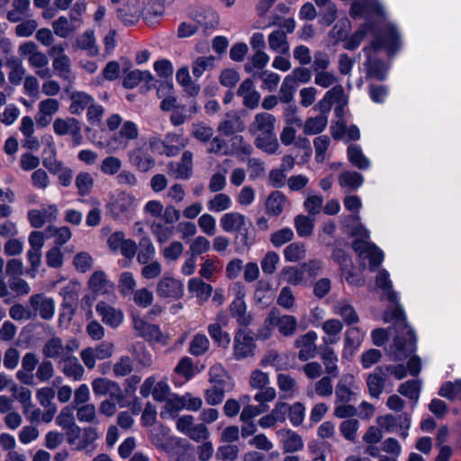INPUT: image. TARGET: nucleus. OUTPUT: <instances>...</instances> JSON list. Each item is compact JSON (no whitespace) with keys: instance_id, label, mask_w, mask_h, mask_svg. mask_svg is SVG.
I'll use <instances>...</instances> for the list:
<instances>
[{"instance_id":"58836bf2","label":"nucleus","mask_w":461,"mask_h":461,"mask_svg":"<svg viewBox=\"0 0 461 461\" xmlns=\"http://www.w3.org/2000/svg\"><path fill=\"white\" fill-rule=\"evenodd\" d=\"M279 278L289 285H299L305 281L304 269L303 266H286L280 273Z\"/></svg>"},{"instance_id":"de8ad7c7","label":"nucleus","mask_w":461,"mask_h":461,"mask_svg":"<svg viewBox=\"0 0 461 461\" xmlns=\"http://www.w3.org/2000/svg\"><path fill=\"white\" fill-rule=\"evenodd\" d=\"M63 374L74 380L80 381L83 379L85 375V367L81 365L77 357L63 358Z\"/></svg>"},{"instance_id":"dca6fc26","label":"nucleus","mask_w":461,"mask_h":461,"mask_svg":"<svg viewBox=\"0 0 461 461\" xmlns=\"http://www.w3.org/2000/svg\"><path fill=\"white\" fill-rule=\"evenodd\" d=\"M95 311L101 317L102 321L112 329L120 327L124 321L123 312L106 302H98L95 306Z\"/></svg>"},{"instance_id":"2f4dec72","label":"nucleus","mask_w":461,"mask_h":461,"mask_svg":"<svg viewBox=\"0 0 461 461\" xmlns=\"http://www.w3.org/2000/svg\"><path fill=\"white\" fill-rule=\"evenodd\" d=\"M384 368L378 366L366 377V386L372 398L378 399L384 388L386 375L384 373Z\"/></svg>"},{"instance_id":"052dcab7","label":"nucleus","mask_w":461,"mask_h":461,"mask_svg":"<svg viewBox=\"0 0 461 461\" xmlns=\"http://www.w3.org/2000/svg\"><path fill=\"white\" fill-rule=\"evenodd\" d=\"M52 67L57 75L63 80L72 82L75 79V75L71 70V60L69 57H63V59L52 60Z\"/></svg>"},{"instance_id":"4468645a","label":"nucleus","mask_w":461,"mask_h":461,"mask_svg":"<svg viewBox=\"0 0 461 461\" xmlns=\"http://www.w3.org/2000/svg\"><path fill=\"white\" fill-rule=\"evenodd\" d=\"M59 209L56 204L42 206L41 209H32L28 212V221L35 228H41L46 223L55 222L58 219Z\"/></svg>"},{"instance_id":"c9c22d12","label":"nucleus","mask_w":461,"mask_h":461,"mask_svg":"<svg viewBox=\"0 0 461 461\" xmlns=\"http://www.w3.org/2000/svg\"><path fill=\"white\" fill-rule=\"evenodd\" d=\"M285 452H296L303 447L302 438L291 429H280L276 432Z\"/></svg>"},{"instance_id":"a878e982","label":"nucleus","mask_w":461,"mask_h":461,"mask_svg":"<svg viewBox=\"0 0 461 461\" xmlns=\"http://www.w3.org/2000/svg\"><path fill=\"white\" fill-rule=\"evenodd\" d=\"M59 109V102L57 99L48 98L39 104V111L35 116L36 122L41 127L49 125L53 115Z\"/></svg>"},{"instance_id":"7c9ffc66","label":"nucleus","mask_w":461,"mask_h":461,"mask_svg":"<svg viewBox=\"0 0 461 461\" xmlns=\"http://www.w3.org/2000/svg\"><path fill=\"white\" fill-rule=\"evenodd\" d=\"M288 204L287 197L280 191L271 192L266 200V212L268 215L279 216Z\"/></svg>"},{"instance_id":"423d86ee","label":"nucleus","mask_w":461,"mask_h":461,"mask_svg":"<svg viewBox=\"0 0 461 461\" xmlns=\"http://www.w3.org/2000/svg\"><path fill=\"white\" fill-rule=\"evenodd\" d=\"M100 437L101 433L96 428L86 427L80 429L78 426H75L68 434V443L78 451L87 450L90 447L94 449V444Z\"/></svg>"},{"instance_id":"c85d7f7f","label":"nucleus","mask_w":461,"mask_h":461,"mask_svg":"<svg viewBox=\"0 0 461 461\" xmlns=\"http://www.w3.org/2000/svg\"><path fill=\"white\" fill-rule=\"evenodd\" d=\"M237 95L242 98V103L246 107L255 109L258 106L261 95L255 89L251 79H246L240 85Z\"/></svg>"},{"instance_id":"cd10ccee","label":"nucleus","mask_w":461,"mask_h":461,"mask_svg":"<svg viewBox=\"0 0 461 461\" xmlns=\"http://www.w3.org/2000/svg\"><path fill=\"white\" fill-rule=\"evenodd\" d=\"M364 339V332L358 327H352L346 330L344 339V348L342 357L349 358L360 347Z\"/></svg>"},{"instance_id":"0eeeda50","label":"nucleus","mask_w":461,"mask_h":461,"mask_svg":"<svg viewBox=\"0 0 461 461\" xmlns=\"http://www.w3.org/2000/svg\"><path fill=\"white\" fill-rule=\"evenodd\" d=\"M256 343L251 331L239 329L234 335L232 355L236 360H242L255 354Z\"/></svg>"},{"instance_id":"b1692460","label":"nucleus","mask_w":461,"mask_h":461,"mask_svg":"<svg viewBox=\"0 0 461 461\" xmlns=\"http://www.w3.org/2000/svg\"><path fill=\"white\" fill-rule=\"evenodd\" d=\"M2 391L8 393L13 399L18 400L25 407L32 404V393L28 388L18 386L12 380L2 376Z\"/></svg>"},{"instance_id":"f03ea898","label":"nucleus","mask_w":461,"mask_h":461,"mask_svg":"<svg viewBox=\"0 0 461 461\" xmlns=\"http://www.w3.org/2000/svg\"><path fill=\"white\" fill-rule=\"evenodd\" d=\"M399 35L396 28L390 26L386 32L378 39L375 40L369 47L364 49V52L367 56L365 66L367 69V75L378 80H384L387 77L388 67L382 61L373 59L372 53L381 48H385L389 51H393L397 46Z\"/></svg>"},{"instance_id":"6ab92c4d","label":"nucleus","mask_w":461,"mask_h":461,"mask_svg":"<svg viewBox=\"0 0 461 461\" xmlns=\"http://www.w3.org/2000/svg\"><path fill=\"white\" fill-rule=\"evenodd\" d=\"M139 130L137 125L131 121L125 122L118 133L114 134L109 142L113 150L123 149L128 146L130 140L137 139Z\"/></svg>"},{"instance_id":"ddd939ff","label":"nucleus","mask_w":461,"mask_h":461,"mask_svg":"<svg viewBox=\"0 0 461 461\" xmlns=\"http://www.w3.org/2000/svg\"><path fill=\"white\" fill-rule=\"evenodd\" d=\"M359 391L356 383L355 376L351 374H345L338 382L335 389V397L337 403H348Z\"/></svg>"},{"instance_id":"4be33fe9","label":"nucleus","mask_w":461,"mask_h":461,"mask_svg":"<svg viewBox=\"0 0 461 461\" xmlns=\"http://www.w3.org/2000/svg\"><path fill=\"white\" fill-rule=\"evenodd\" d=\"M30 303L32 309L43 320H51L56 312L55 301L51 297L43 294H33L30 298Z\"/></svg>"},{"instance_id":"4c0bfd02","label":"nucleus","mask_w":461,"mask_h":461,"mask_svg":"<svg viewBox=\"0 0 461 461\" xmlns=\"http://www.w3.org/2000/svg\"><path fill=\"white\" fill-rule=\"evenodd\" d=\"M71 104L69 105V112L72 114H81L86 108L94 103V98L86 92L74 91L69 95Z\"/></svg>"},{"instance_id":"412c9836","label":"nucleus","mask_w":461,"mask_h":461,"mask_svg":"<svg viewBox=\"0 0 461 461\" xmlns=\"http://www.w3.org/2000/svg\"><path fill=\"white\" fill-rule=\"evenodd\" d=\"M157 294L160 297L178 299L183 296L184 285L174 277L165 276L158 283Z\"/></svg>"},{"instance_id":"603ef678","label":"nucleus","mask_w":461,"mask_h":461,"mask_svg":"<svg viewBox=\"0 0 461 461\" xmlns=\"http://www.w3.org/2000/svg\"><path fill=\"white\" fill-rule=\"evenodd\" d=\"M167 224L154 221L149 226L152 235L160 245L167 243L174 235V227Z\"/></svg>"},{"instance_id":"69168bd1","label":"nucleus","mask_w":461,"mask_h":461,"mask_svg":"<svg viewBox=\"0 0 461 461\" xmlns=\"http://www.w3.org/2000/svg\"><path fill=\"white\" fill-rule=\"evenodd\" d=\"M45 234L46 238H54L55 243L59 246L66 244L72 236L70 229L67 226H49L45 229Z\"/></svg>"},{"instance_id":"bb28decb","label":"nucleus","mask_w":461,"mask_h":461,"mask_svg":"<svg viewBox=\"0 0 461 461\" xmlns=\"http://www.w3.org/2000/svg\"><path fill=\"white\" fill-rule=\"evenodd\" d=\"M20 53L26 56L29 64L35 69L49 65L47 55L40 50L34 42L29 41L20 46Z\"/></svg>"},{"instance_id":"f3484780","label":"nucleus","mask_w":461,"mask_h":461,"mask_svg":"<svg viewBox=\"0 0 461 461\" xmlns=\"http://www.w3.org/2000/svg\"><path fill=\"white\" fill-rule=\"evenodd\" d=\"M317 333L310 330L307 333L299 336L294 341V347L299 349L298 358L301 361H307L317 355Z\"/></svg>"},{"instance_id":"f704fd0d","label":"nucleus","mask_w":461,"mask_h":461,"mask_svg":"<svg viewBox=\"0 0 461 461\" xmlns=\"http://www.w3.org/2000/svg\"><path fill=\"white\" fill-rule=\"evenodd\" d=\"M244 128L241 119L236 113H229L225 119L218 124L217 131L224 136H230L241 132Z\"/></svg>"},{"instance_id":"f257e3e1","label":"nucleus","mask_w":461,"mask_h":461,"mask_svg":"<svg viewBox=\"0 0 461 461\" xmlns=\"http://www.w3.org/2000/svg\"><path fill=\"white\" fill-rule=\"evenodd\" d=\"M375 284L383 291V296L389 302L395 303L392 311L384 313L386 322L394 321L396 336L389 349L390 357L394 361L406 358L416 349V336L406 321L403 308L398 304L397 294L393 290V284L389 273L383 269L376 276Z\"/></svg>"},{"instance_id":"a18cd8bd","label":"nucleus","mask_w":461,"mask_h":461,"mask_svg":"<svg viewBox=\"0 0 461 461\" xmlns=\"http://www.w3.org/2000/svg\"><path fill=\"white\" fill-rule=\"evenodd\" d=\"M77 47L80 50H86L87 55L95 57L99 53L98 46L93 30H86L77 38Z\"/></svg>"},{"instance_id":"8fccbe9b","label":"nucleus","mask_w":461,"mask_h":461,"mask_svg":"<svg viewBox=\"0 0 461 461\" xmlns=\"http://www.w3.org/2000/svg\"><path fill=\"white\" fill-rule=\"evenodd\" d=\"M173 84L169 82L161 83L158 88V96L161 98L160 108L163 111H170L176 106V99L173 95Z\"/></svg>"},{"instance_id":"c03bdc74","label":"nucleus","mask_w":461,"mask_h":461,"mask_svg":"<svg viewBox=\"0 0 461 461\" xmlns=\"http://www.w3.org/2000/svg\"><path fill=\"white\" fill-rule=\"evenodd\" d=\"M268 45L271 50L278 54H288L289 43L286 33L283 30H276L268 36Z\"/></svg>"},{"instance_id":"774afa93","label":"nucleus","mask_w":461,"mask_h":461,"mask_svg":"<svg viewBox=\"0 0 461 461\" xmlns=\"http://www.w3.org/2000/svg\"><path fill=\"white\" fill-rule=\"evenodd\" d=\"M136 285L137 282L131 272L125 271L119 276L118 290L122 296L131 295L135 291Z\"/></svg>"},{"instance_id":"7ed1b4c3","label":"nucleus","mask_w":461,"mask_h":461,"mask_svg":"<svg viewBox=\"0 0 461 461\" xmlns=\"http://www.w3.org/2000/svg\"><path fill=\"white\" fill-rule=\"evenodd\" d=\"M352 234L357 239L353 242L352 248L361 258H368L370 269L374 270L378 267L383 259V252L373 243L368 241L370 237L369 230L362 225L357 226Z\"/></svg>"},{"instance_id":"9d476101","label":"nucleus","mask_w":461,"mask_h":461,"mask_svg":"<svg viewBox=\"0 0 461 461\" xmlns=\"http://www.w3.org/2000/svg\"><path fill=\"white\" fill-rule=\"evenodd\" d=\"M244 297V291L239 289L236 297L229 306V311L230 316L236 321L239 326L249 327L253 322V315L248 311Z\"/></svg>"},{"instance_id":"473e14b6","label":"nucleus","mask_w":461,"mask_h":461,"mask_svg":"<svg viewBox=\"0 0 461 461\" xmlns=\"http://www.w3.org/2000/svg\"><path fill=\"white\" fill-rule=\"evenodd\" d=\"M130 163L141 172H148L155 166V159L142 148H136L129 152Z\"/></svg>"},{"instance_id":"79ce46f5","label":"nucleus","mask_w":461,"mask_h":461,"mask_svg":"<svg viewBox=\"0 0 461 461\" xmlns=\"http://www.w3.org/2000/svg\"><path fill=\"white\" fill-rule=\"evenodd\" d=\"M321 359L325 366V372L331 377L339 375V357L331 347H323L321 352Z\"/></svg>"},{"instance_id":"49530a36","label":"nucleus","mask_w":461,"mask_h":461,"mask_svg":"<svg viewBox=\"0 0 461 461\" xmlns=\"http://www.w3.org/2000/svg\"><path fill=\"white\" fill-rule=\"evenodd\" d=\"M261 366H270L276 370H287L291 367L286 354H280L275 350L268 351L260 361Z\"/></svg>"},{"instance_id":"338daca9","label":"nucleus","mask_w":461,"mask_h":461,"mask_svg":"<svg viewBox=\"0 0 461 461\" xmlns=\"http://www.w3.org/2000/svg\"><path fill=\"white\" fill-rule=\"evenodd\" d=\"M348 157L349 161L359 169H368L370 167V160L363 154L360 147L357 145L348 147Z\"/></svg>"},{"instance_id":"3c124183","label":"nucleus","mask_w":461,"mask_h":461,"mask_svg":"<svg viewBox=\"0 0 461 461\" xmlns=\"http://www.w3.org/2000/svg\"><path fill=\"white\" fill-rule=\"evenodd\" d=\"M332 377L330 375H326L316 381L312 384V388H308L307 394L310 397H312L313 394H316L320 397L326 398L330 397L333 393V384H332Z\"/></svg>"},{"instance_id":"72a5a7b5","label":"nucleus","mask_w":461,"mask_h":461,"mask_svg":"<svg viewBox=\"0 0 461 461\" xmlns=\"http://www.w3.org/2000/svg\"><path fill=\"white\" fill-rule=\"evenodd\" d=\"M220 225L226 232L242 231L246 227V217L237 212H226L221 217Z\"/></svg>"},{"instance_id":"393cba45","label":"nucleus","mask_w":461,"mask_h":461,"mask_svg":"<svg viewBox=\"0 0 461 461\" xmlns=\"http://www.w3.org/2000/svg\"><path fill=\"white\" fill-rule=\"evenodd\" d=\"M88 286L95 294L113 295L114 297V285L106 277L104 271L98 270L94 272L88 280Z\"/></svg>"},{"instance_id":"680f3d73","label":"nucleus","mask_w":461,"mask_h":461,"mask_svg":"<svg viewBox=\"0 0 461 461\" xmlns=\"http://www.w3.org/2000/svg\"><path fill=\"white\" fill-rule=\"evenodd\" d=\"M56 152V148L53 144H50L48 149H44L42 164L51 174H57L64 166L61 161L58 160Z\"/></svg>"},{"instance_id":"5701e85b","label":"nucleus","mask_w":461,"mask_h":461,"mask_svg":"<svg viewBox=\"0 0 461 461\" xmlns=\"http://www.w3.org/2000/svg\"><path fill=\"white\" fill-rule=\"evenodd\" d=\"M209 381L212 386H217L224 391L230 392L235 386L233 378L222 367L221 365H214L209 370Z\"/></svg>"},{"instance_id":"ea45409f","label":"nucleus","mask_w":461,"mask_h":461,"mask_svg":"<svg viewBox=\"0 0 461 461\" xmlns=\"http://www.w3.org/2000/svg\"><path fill=\"white\" fill-rule=\"evenodd\" d=\"M167 157L176 156L181 149L185 148L189 140L177 133H167L164 139Z\"/></svg>"},{"instance_id":"5fc2aeb1","label":"nucleus","mask_w":461,"mask_h":461,"mask_svg":"<svg viewBox=\"0 0 461 461\" xmlns=\"http://www.w3.org/2000/svg\"><path fill=\"white\" fill-rule=\"evenodd\" d=\"M364 183V177L357 172L344 171L339 176V184L342 188H346L348 192L354 191Z\"/></svg>"},{"instance_id":"2eb2a0df","label":"nucleus","mask_w":461,"mask_h":461,"mask_svg":"<svg viewBox=\"0 0 461 461\" xmlns=\"http://www.w3.org/2000/svg\"><path fill=\"white\" fill-rule=\"evenodd\" d=\"M266 322L271 327H276L278 331L285 336H292L297 328V320L292 315H280L277 310L269 312Z\"/></svg>"},{"instance_id":"09e8293b","label":"nucleus","mask_w":461,"mask_h":461,"mask_svg":"<svg viewBox=\"0 0 461 461\" xmlns=\"http://www.w3.org/2000/svg\"><path fill=\"white\" fill-rule=\"evenodd\" d=\"M325 95L332 104L334 103L338 104L335 112L338 116L340 115L343 113V108L348 104V97L345 94L343 86L341 85H335L325 93Z\"/></svg>"},{"instance_id":"1a4fd4ad","label":"nucleus","mask_w":461,"mask_h":461,"mask_svg":"<svg viewBox=\"0 0 461 461\" xmlns=\"http://www.w3.org/2000/svg\"><path fill=\"white\" fill-rule=\"evenodd\" d=\"M91 385L95 396L108 394L110 398L118 402L121 408L125 407L124 394L118 383L106 377H96L92 381Z\"/></svg>"},{"instance_id":"a211bd4d","label":"nucleus","mask_w":461,"mask_h":461,"mask_svg":"<svg viewBox=\"0 0 461 461\" xmlns=\"http://www.w3.org/2000/svg\"><path fill=\"white\" fill-rule=\"evenodd\" d=\"M384 7L379 0H357L352 3L350 15L353 18L367 15L384 16Z\"/></svg>"},{"instance_id":"e433bc0d","label":"nucleus","mask_w":461,"mask_h":461,"mask_svg":"<svg viewBox=\"0 0 461 461\" xmlns=\"http://www.w3.org/2000/svg\"><path fill=\"white\" fill-rule=\"evenodd\" d=\"M255 137V146L264 151L265 153H267L269 155H274L277 153L279 149V142L276 137V134L275 131L260 134Z\"/></svg>"},{"instance_id":"f8f14e48","label":"nucleus","mask_w":461,"mask_h":461,"mask_svg":"<svg viewBox=\"0 0 461 461\" xmlns=\"http://www.w3.org/2000/svg\"><path fill=\"white\" fill-rule=\"evenodd\" d=\"M53 131L59 136L70 135L76 145L81 144V123L74 117L57 118L53 122Z\"/></svg>"},{"instance_id":"6e6552de","label":"nucleus","mask_w":461,"mask_h":461,"mask_svg":"<svg viewBox=\"0 0 461 461\" xmlns=\"http://www.w3.org/2000/svg\"><path fill=\"white\" fill-rule=\"evenodd\" d=\"M133 329L137 332V335L145 339L146 340L158 343L161 345H167L169 339L167 334H164L158 326L147 322L140 317H132Z\"/></svg>"},{"instance_id":"aec40b11","label":"nucleus","mask_w":461,"mask_h":461,"mask_svg":"<svg viewBox=\"0 0 461 461\" xmlns=\"http://www.w3.org/2000/svg\"><path fill=\"white\" fill-rule=\"evenodd\" d=\"M276 123V119L273 114L267 112L258 113L250 122L249 132L252 136L269 133L275 131Z\"/></svg>"},{"instance_id":"39448f33","label":"nucleus","mask_w":461,"mask_h":461,"mask_svg":"<svg viewBox=\"0 0 461 461\" xmlns=\"http://www.w3.org/2000/svg\"><path fill=\"white\" fill-rule=\"evenodd\" d=\"M115 350L114 344L109 341H103L95 347H87L81 350L80 357L84 366L92 370L95 367L97 360L110 358Z\"/></svg>"},{"instance_id":"864d4df0","label":"nucleus","mask_w":461,"mask_h":461,"mask_svg":"<svg viewBox=\"0 0 461 461\" xmlns=\"http://www.w3.org/2000/svg\"><path fill=\"white\" fill-rule=\"evenodd\" d=\"M276 384L279 390L286 398H293L298 392L296 380L288 374H278L276 376Z\"/></svg>"},{"instance_id":"e2e57ef3","label":"nucleus","mask_w":461,"mask_h":461,"mask_svg":"<svg viewBox=\"0 0 461 461\" xmlns=\"http://www.w3.org/2000/svg\"><path fill=\"white\" fill-rule=\"evenodd\" d=\"M209 348V339L203 333L195 334L189 343V352L195 357L204 355Z\"/></svg>"},{"instance_id":"9b49d317","label":"nucleus","mask_w":461,"mask_h":461,"mask_svg":"<svg viewBox=\"0 0 461 461\" xmlns=\"http://www.w3.org/2000/svg\"><path fill=\"white\" fill-rule=\"evenodd\" d=\"M140 393L147 398L149 395L157 402H165L170 394V386L166 381L157 382L154 376H149L142 383Z\"/></svg>"},{"instance_id":"37998d69","label":"nucleus","mask_w":461,"mask_h":461,"mask_svg":"<svg viewBox=\"0 0 461 461\" xmlns=\"http://www.w3.org/2000/svg\"><path fill=\"white\" fill-rule=\"evenodd\" d=\"M74 17L68 19L62 15L52 22L53 32L59 38L66 39L70 37L77 30V26L73 23Z\"/></svg>"},{"instance_id":"6e6d98bb","label":"nucleus","mask_w":461,"mask_h":461,"mask_svg":"<svg viewBox=\"0 0 461 461\" xmlns=\"http://www.w3.org/2000/svg\"><path fill=\"white\" fill-rule=\"evenodd\" d=\"M139 251L137 253V260L140 264L149 263L155 256L156 249L148 236H143L139 242Z\"/></svg>"},{"instance_id":"13d9d810","label":"nucleus","mask_w":461,"mask_h":461,"mask_svg":"<svg viewBox=\"0 0 461 461\" xmlns=\"http://www.w3.org/2000/svg\"><path fill=\"white\" fill-rule=\"evenodd\" d=\"M176 82L184 87L191 95H195L199 93L200 87L194 84L190 77L188 67L180 68L176 74Z\"/></svg>"},{"instance_id":"0e129e2a","label":"nucleus","mask_w":461,"mask_h":461,"mask_svg":"<svg viewBox=\"0 0 461 461\" xmlns=\"http://www.w3.org/2000/svg\"><path fill=\"white\" fill-rule=\"evenodd\" d=\"M231 206V198L224 193L215 194L207 202V208L212 212H221L229 210Z\"/></svg>"},{"instance_id":"bf43d9fd","label":"nucleus","mask_w":461,"mask_h":461,"mask_svg":"<svg viewBox=\"0 0 461 461\" xmlns=\"http://www.w3.org/2000/svg\"><path fill=\"white\" fill-rule=\"evenodd\" d=\"M188 288L190 292L195 294L200 302L207 301L212 292V285L197 278H192L189 280Z\"/></svg>"},{"instance_id":"4d7b16f0","label":"nucleus","mask_w":461,"mask_h":461,"mask_svg":"<svg viewBox=\"0 0 461 461\" xmlns=\"http://www.w3.org/2000/svg\"><path fill=\"white\" fill-rule=\"evenodd\" d=\"M327 123L328 117L325 114L310 117L303 124V133L306 135L319 134L325 130Z\"/></svg>"},{"instance_id":"20e7f679","label":"nucleus","mask_w":461,"mask_h":461,"mask_svg":"<svg viewBox=\"0 0 461 461\" xmlns=\"http://www.w3.org/2000/svg\"><path fill=\"white\" fill-rule=\"evenodd\" d=\"M138 206L134 194L127 192H116L112 194L105 205L106 215L113 220L129 219Z\"/></svg>"},{"instance_id":"c756f323","label":"nucleus","mask_w":461,"mask_h":461,"mask_svg":"<svg viewBox=\"0 0 461 461\" xmlns=\"http://www.w3.org/2000/svg\"><path fill=\"white\" fill-rule=\"evenodd\" d=\"M332 312L341 317L347 325L357 324L359 321L357 312L348 300L336 301L332 305Z\"/></svg>"},{"instance_id":"a19ab883","label":"nucleus","mask_w":461,"mask_h":461,"mask_svg":"<svg viewBox=\"0 0 461 461\" xmlns=\"http://www.w3.org/2000/svg\"><path fill=\"white\" fill-rule=\"evenodd\" d=\"M180 411H183L181 397L178 394L173 393L165 401L159 416L163 420H173Z\"/></svg>"}]
</instances>
